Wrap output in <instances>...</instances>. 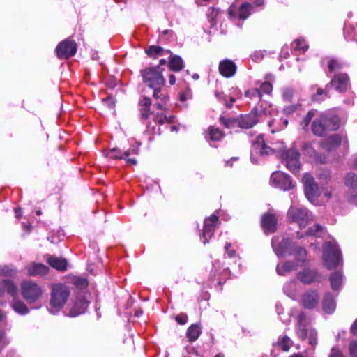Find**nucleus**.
I'll return each instance as SVG.
<instances>
[{"label": "nucleus", "instance_id": "obj_1", "mask_svg": "<svg viewBox=\"0 0 357 357\" xmlns=\"http://www.w3.org/2000/svg\"><path fill=\"white\" fill-rule=\"evenodd\" d=\"M50 296V311L56 313L66 305L70 296V290L64 284H54L52 286Z\"/></svg>", "mask_w": 357, "mask_h": 357}, {"label": "nucleus", "instance_id": "obj_2", "mask_svg": "<svg viewBox=\"0 0 357 357\" xmlns=\"http://www.w3.org/2000/svg\"><path fill=\"white\" fill-rule=\"evenodd\" d=\"M288 220L297 223L301 228L305 227L310 222L313 221L312 214L306 208L291 206L287 211Z\"/></svg>", "mask_w": 357, "mask_h": 357}, {"label": "nucleus", "instance_id": "obj_3", "mask_svg": "<svg viewBox=\"0 0 357 357\" xmlns=\"http://www.w3.org/2000/svg\"><path fill=\"white\" fill-rule=\"evenodd\" d=\"M144 82L149 87L163 86L165 79L160 66L146 68L141 71Z\"/></svg>", "mask_w": 357, "mask_h": 357}, {"label": "nucleus", "instance_id": "obj_4", "mask_svg": "<svg viewBox=\"0 0 357 357\" xmlns=\"http://www.w3.org/2000/svg\"><path fill=\"white\" fill-rule=\"evenodd\" d=\"M323 259L324 266L328 269L337 267L340 261V252L336 245L327 242L323 248Z\"/></svg>", "mask_w": 357, "mask_h": 357}, {"label": "nucleus", "instance_id": "obj_5", "mask_svg": "<svg viewBox=\"0 0 357 357\" xmlns=\"http://www.w3.org/2000/svg\"><path fill=\"white\" fill-rule=\"evenodd\" d=\"M21 294L28 303H31L42 296L43 289L37 283L31 280H24L21 283Z\"/></svg>", "mask_w": 357, "mask_h": 357}, {"label": "nucleus", "instance_id": "obj_6", "mask_svg": "<svg viewBox=\"0 0 357 357\" xmlns=\"http://www.w3.org/2000/svg\"><path fill=\"white\" fill-rule=\"evenodd\" d=\"M305 319V315L301 314L298 316V326L297 334L301 340H305L308 337L309 344L314 347L317 344V332L314 329L308 327L303 321Z\"/></svg>", "mask_w": 357, "mask_h": 357}, {"label": "nucleus", "instance_id": "obj_7", "mask_svg": "<svg viewBox=\"0 0 357 357\" xmlns=\"http://www.w3.org/2000/svg\"><path fill=\"white\" fill-rule=\"evenodd\" d=\"M344 185L347 188V200L357 206V175L349 172L344 177Z\"/></svg>", "mask_w": 357, "mask_h": 357}, {"label": "nucleus", "instance_id": "obj_8", "mask_svg": "<svg viewBox=\"0 0 357 357\" xmlns=\"http://www.w3.org/2000/svg\"><path fill=\"white\" fill-rule=\"evenodd\" d=\"M57 56L61 59H67L74 56L77 52V44L70 39L59 43L56 48Z\"/></svg>", "mask_w": 357, "mask_h": 357}, {"label": "nucleus", "instance_id": "obj_9", "mask_svg": "<svg viewBox=\"0 0 357 357\" xmlns=\"http://www.w3.org/2000/svg\"><path fill=\"white\" fill-rule=\"evenodd\" d=\"M305 193L307 199L310 202L315 200L319 195V188L313 177L310 174H305L303 178Z\"/></svg>", "mask_w": 357, "mask_h": 357}, {"label": "nucleus", "instance_id": "obj_10", "mask_svg": "<svg viewBox=\"0 0 357 357\" xmlns=\"http://www.w3.org/2000/svg\"><path fill=\"white\" fill-rule=\"evenodd\" d=\"M284 155L287 167L294 174L298 172L301 168L298 151L294 149H289L286 151Z\"/></svg>", "mask_w": 357, "mask_h": 357}, {"label": "nucleus", "instance_id": "obj_11", "mask_svg": "<svg viewBox=\"0 0 357 357\" xmlns=\"http://www.w3.org/2000/svg\"><path fill=\"white\" fill-rule=\"evenodd\" d=\"M271 149L265 144L262 135H259L256 139L252 142L251 147L250 159L252 162H255L254 154L256 155H268Z\"/></svg>", "mask_w": 357, "mask_h": 357}, {"label": "nucleus", "instance_id": "obj_12", "mask_svg": "<svg viewBox=\"0 0 357 357\" xmlns=\"http://www.w3.org/2000/svg\"><path fill=\"white\" fill-rule=\"evenodd\" d=\"M271 179L273 185L284 190H290L293 188L292 181L289 176L282 172H274L272 174Z\"/></svg>", "mask_w": 357, "mask_h": 357}, {"label": "nucleus", "instance_id": "obj_13", "mask_svg": "<svg viewBox=\"0 0 357 357\" xmlns=\"http://www.w3.org/2000/svg\"><path fill=\"white\" fill-rule=\"evenodd\" d=\"M219 218L215 215H211L204 220V225L202 231L203 243L206 244L208 242L209 239L212 237L215 227L218 222Z\"/></svg>", "mask_w": 357, "mask_h": 357}, {"label": "nucleus", "instance_id": "obj_14", "mask_svg": "<svg viewBox=\"0 0 357 357\" xmlns=\"http://www.w3.org/2000/svg\"><path fill=\"white\" fill-rule=\"evenodd\" d=\"M319 295L316 290H308L301 297V304L306 309H313L319 303Z\"/></svg>", "mask_w": 357, "mask_h": 357}, {"label": "nucleus", "instance_id": "obj_15", "mask_svg": "<svg viewBox=\"0 0 357 357\" xmlns=\"http://www.w3.org/2000/svg\"><path fill=\"white\" fill-rule=\"evenodd\" d=\"M89 305V302L83 296H78L73 302L70 307L68 315L70 317L78 316L85 312Z\"/></svg>", "mask_w": 357, "mask_h": 357}, {"label": "nucleus", "instance_id": "obj_16", "mask_svg": "<svg viewBox=\"0 0 357 357\" xmlns=\"http://www.w3.org/2000/svg\"><path fill=\"white\" fill-rule=\"evenodd\" d=\"M278 220L271 213H266L261 217V224L265 233H273L276 231Z\"/></svg>", "mask_w": 357, "mask_h": 357}, {"label": "nucleus", "instance_id": "obj_17", "mask_svg": "<svg viewBox=\"0 0 357 357\" xmlns=\"http://www.w3.org/2000/svg\"><path fill=\"white\" fill-rule=\"evenodd\" d=\"M349 82V77L345 73L335 74L326 88L330 86L335 88L340 92H344L347 91V86Z\"/></svg>", "mask_w": 357, "mask_h": 357}, {"label": "nucleus", "instance_id": "obj_18", "mask_svg": "<svg viewBox=\"0 0 357 357\" xmlns=\"http://www.w3.org/2000/svg\"><path fill=\"white\" fill-rule=\"evenodd\" d=\"M228 13L231 18L244 20L245 18V2L236 0L229 7Z\"/></svg>", "mask_w": 357, "mask_h": 357}, {"label": "nucleus", "instance_id": "obj_19", "mask_svg": "<svg viewBox=\"0 0 357 357\" xmlns=\"http://www.w3.org/2000/svg\"><path fill=\"white\" fill-rule=\"evenodd\" d=\"M218 70L221 75L225 77H233L236 72V66L229 59H225L220 62Z\"/></svg>", "mask_w": 357, "mask_h": 357}, {"label": "nucleus", "instance_id": "obj_20", "mask_svg": "<svg viewBox=\"0 0 357 357\" xmlns=\"http://www.w3.org/2000/svg\"><path fill=\"white\" fill-rule=\"evenodd\" d=\"M341 142V137L339 135L335 134L331 135V137L324 140H322L319 143V146L326 151L331 152L336 149L340 145Z\"/></svg>", "mask_w": 357, "mask_h": 357}, {"label": "nucleus", "instance_id": "obj_21", "mask_svg": "<svg viewBox=\"0 0 357 357\" xmlns=\"http://www.w3.org/2000/svg\"><path fill=\"white\" fill-rule=\"evenodd\" d=\"M303 150L304 154L308 155L315 162L320 164L326 162V157L324 155L319 153L315 149H313L310 144L305 143L303 145Z\"/></svg>", "mask_w": 357, "mask_h": 357}, {"label": "nucleus", "instance_id": "obj_22", "mask_svg": "<svg viewBox=\"0 0 357 357\" xmlns=\"http://www.w3.org/2000/svg\"><path fill=\"white\" fill-rule=\"evenodd\" d=\"M7 292L10 295L14 296L17 293V287L13 280L6 278L2 280L0 282V296H3Z\"/></svg>", "mask_w": 357, "mask_h": 357}, {"label": "nucleus", "instance_id": "obj_23", "mask_svg": "<svg viewBox=\"0 0 357 357\" xmlns=\"http://www.w3.org/2000/svg\"><path fill=\"white\" fill-rule=\"evenodd\" d=\"M26 270L30 276H42L48 273L49 268L40 263H31L27 265Z\"/></svg>", "mask_w": 357, "mask_h": 357}, {"label": "nucleus", "instance_id": "obj_24", "mask_svg": "<svg viewBox=\"0 0 357 357\" xmlns=\"http://www.w3.org/2000/svg\"><path fill=\"white\" fill-rule=\"evenodd\" d=\"M298 278L305 284H309L314 281H317L319 275L314 270L309 268L305 269L303 271H300L297 274Z\"/></svg>", "mask_w": 357, "mask_h": 357}, {"label": "nucleus", "instance_id": "obj_25", "mask_svg": "<svg viewBox=\"0 0 357 357\" xmlns=\"http://www.w3.org/2000/svg\"><path fill=\"white\" fill-rule=\"evenodd\" d=\"M321 116L325 123V128H326L328 131H334L340 128V119L338 116L332 114H322Z\"/></svg>", "mask_w": 357, "mask_h": 357}, {"label": "nucleus", "instance_id": "obj_26", "mask_svg": "<svg viewBox=\"0 0 357 357\" xmlns=\"http://www.w3.org/2000/svg\"><path fill=\"white\" fill-rule=\"evenodd\" d=\"M298 264L292 261H287L284 263L279 264L276 266V272L280 275H284L288 273L296 271Z\"/></svg>", "mask_w": 357, "mask_h": 357}, {"label": "nucleus", "instance_id": "obj_27", "mask_svg": "<svg viewBox=\"0 0 357 357\" xmlns=\"http://www.w3.org/2000/svg\"><path fill=\"white\" fill-rule=\"evenodd\" d=\"M312 131L314 135L319 137H323L326 132L328 131L326 128H325V123L323 121L321 116L312 122Z\"/></svg>", "mask_w": 357, "mask_h": 357}, {"label": "nucleus", "instance_id": "obj_28", "mask_svg": "<svg viewBox=\"0 0 357 357\" xmlns=\"http://www.w3.org/2000/svg\"><path fill=\"white\" fill-rule=\"evenodd\" d=\"M292 245V241L289 238H284L279 243L278 246L275 249V253L278 256H285L287 255H291L289 249Z\"/></svg>", "mask_w": 357, "mask_h": 357}, {"label": "nucleus", "instance_id": "obj_29", "mask_svg": "<svg viewBox=\"0 0 357 357\" xmlns=\"http://www.w3.org/2000/svg\"><path fill=\"white\" fill-rule=\"evenodd\" d=\"M47 263L52 267L59 271H65L67 267V261L63 258L49 257Z\"/></svg>", "mask_w": 357, "mask_h": 357}, {"label": "nucleus", "instance_id": "obj_30", "mask_svg": "<svg viewBox=\"0 0 357 357\" xmlns=\"http://www.w3.org/2000/svg\"><path fill=\"white\" fill-rule=\"evenodd\" d=\"M207 132L208 135L206 137L211 141H220L225 136L223 132L221 130L213 126H209L208 128Z\"/></svg>", "mask_w": 357, "mask_h": 357}, {"label": "nucleus", "instance_id": "obj_31", "mask_svg": "<svg viewBox=\"0 0 357 357\" xmlns=\"http://www.w3.org/2000/svg\"><path fill=\"white\" fill-rule=\"evenodd\" d=\"M17 273V269L13 265L0 266V277L14 278Z\"/></svg>", "mask_w": 357, "mask_h": 357}, {"label": "nucleus", "instance_id": "obj_32", "mask_svg": "<svg viewBox=\"0 0 357 357\" xmlns=\"http://www.w3.org/2000/svg\"><path fill=\"white\" fill-rule=\"evenodd\" d=\"M201 333V327L199 324H192L187 329L186 337L190 342H194L198 339Z\"/></svg>", "mask_w": 357, "mask_h": 357}, {"label": "nucleus", "instance_id": "obj_33", "mask_svg": "<svg viewBox=\"0 0 357 357\" xmlns=\"http://www.w3.org/2000/svg\"><path fill=\"white\" fill-rule=\"evenodd\" d=\"M130 155L129 151H122L119 148H114L107 151L105 155L111 159H123Z\"/></svg>", "mask_w": 357, "mask_h": 357}, {"label": "nucleus", "instance_id": "obj_34", "mask_svg": "<svg viewBox=\"0 0 357 357\" xmlns=\"http://www.w3.org/2000/svg\"><path fill=\"white\" fill-rule=\"evenodd\" d=\"M335 303L331 294H326L323 300V309L326 313H331L335 310Z\"/></svg>", "mask_w": 357, "mask_h": 357}, {"label": "nucleus", "instance_id": "obj_35", "mask_svg": "<svg viewBox=\"0 0 357 357\" xmlns=\"http://www.w3.org/2000/svg\"><path fill=\"white\" fill-rule=\"evenodd\" d=\"M294 255L298 264L306 263L307 252L303 247L296 246L294 250Z\"/></svg>", "mask_w": 357, "mask_h": 357}, {"label": "nucleus", "instance_id": "obj_36", "mask_svg": "<svg viewBox=\"0 0 357 357\" xmlns=\"http://www.w3.org/2000/svg\"><path fill=\"white\" fill-rule=\"evenodd\" d=\"M323 231V227L319 224H316L312 227H310L303 234L300 235L299 233L297 234V237L298 238H301L304 236H319V233Z\"/></svg>", "mask_w": 357, "mask_h": 357}, {"label": "nucleus", "instance_id": "obj_37", "mask_svg": "<svg viewBox=\"0 0 357 357\" xmlns=\"http://www.w3.org/2000/svg\"><path fill=\"white\" fill-rule=\"evenodd\" d=\"M169 68L171 70L178 72L183 68V63L182 59L178 56H174L169 59Z\"/></svg>", "mask_w": 357, "mask_h": 357}, {"label": "nucleus", "instance_id": "obj_38", "mask_svg": "<svg viewBox=\"0 0 357 357\" xmlns=\"http://www.w3.org/2000/svg\"><path fill=\"white\" fill-rule=\"evenodd\" d=\"M11 306L13 309L20 314H26L29 312V309L26 304L20 300H14Z\"/></svg>", "mask_w": 357, "mask_h": 357}, {"label": "nucleus", "instance_id": "obj_39", "mask_svg": "<svg viewBox=\"0 0 357 357\" xmlns=\"http://www.w3.org/2000/svg\"><path fill=\"white\" fill-rule=\"evenodd\" d=\"M331 286L333 290H337L342 284V275L339 272L332 273L330 275Z\"/></svg>", "mask_w": 357, "mask_h": 357}, {"label": "nucleus", "instance_id": "obj_40", "mask_svg": "<svg viewBox=\"0 0 357 357\" xmlns=\"http://www.w3.org/2000/svg\"><path fill=\"white\" fill-rule=\"evenodd\" d=\"M258 121V109L257 107H254L248 116H247V128L254 126Z\"/></svg>", "mask_w": 357, "mask_h": 357}, {"label": "nucleus", "instance_id": "obj_41", "mask_svg": "<svg viewBox=\"0 0 357 357\" xmlns=\"http://www.w3.org/2000/svg\"><path fill=\"white\" fill-rule=\"evenodd\" d=\"M153 120L155 123L163 124L169 121L165 110H157L153 112Z\"/></svg>", "mask_w": 357, "mask_h": 357}, {"label": "nucleus", "instance_id": "obj_42", "mask_svg": "<svg viewBox=\"0 0 357 357\" xmlns=\"http://www.w3.org/2000/svg\"><path fill=\"white\" fill-rule=\"evenodd\" d=\"M165 50L162 47H161L160 46H157V45H151L146 50V53L149 56H155L157 55H163V54H165Z\"/></svg>", "mask_w": 357, "mask_h": 357}, {"label": "nucleus", "instance_id": "obj_43", "mask_svg": "<svg viewBox=\"0 0 357 357\" xmlns=\"http://www.w3.org/2000/svg\"><path fill=\"white\" fill-rule=\"evenodd\" d=\"M219 9L214 7H211L208 10L207 16L211 22V26H213L216 24V18L219 15Z\"/></svg>", "mask_w": 357, "mask_h": 357}, {"label": "nucleus", "instance_id": "obj_44", "mask_svg": "<svg viewBox=\"0 0 357 357\" xmlns=\"http://www.w3.org/2000/svg\"><path fill=\"white\" fill-rule=\"evenodd\" d=\"M162 86H155L152 87L154 90L153 91V97L155 99H160V101L166 103L168 101L169 97L167 95L162 94L161 93V88Z\"/></svg>", "mask_w": 357, "mask_h": 357}, {"label": "nucleus", "instance_id": "obj_45", "mask_svg": "<svg viewBox=\"0 0 357 357\" xmlns=\"http://www.w3.org/2000/svg\"><path fill=\"white\" fill-rule=\"evenodd\" d=\"M277 344L278 346L280 347L283 351H287L291 345V342L290 338L285 335L280 342L277 343Z\"/></svg>", "mask_w": 357, "mask_h": 357}, {"label": "nucleus", "instance_id": "obj_46", "mask_svg": "<svg viewBox=\"0 0 357 357\" xmlns=\"http://www.w3.org/2000/svg\"><path fill=\"white\" fill-rule=\"evenodd\" d=\"M220 122L227 128H232L233 123H236V119L226 118L223 116L220 117Z\"/></svg>", "mask_w": 357, "mask_h": 357}, {"label": "nucleus", "instance_id": "obj_47", "mask_svg": "<svg viewBox=\"0 0 357 357\" xmlns=\"http://www.w3.org/2000/svg\"><path fill=\"white\" fill-rule=\"evenodd\" d=\"M349 350L351 357H357V341L353 340L350 342Z\"/></svg>", "mask_w": 357, "mask_h": 357}, {"label": "nucleus", "instance_id": "obj_48", "mask_svg": "<svg viewBox=\"0 0 357 357\" xmlns=\"http://www.w3.org/2000/svg\"><path fill=\"white\" fill-rule=\"evenodd\" d=\"M304 40L303 39H296L295 40V43L296 45L295 49L298 50H303L305 51L307 49V45H304Z\"/></svg>", "mask_w": 357, "mask_h": 357}, {"label": "nucleus", "instance_id": "obj_49", "mask_svg": "<svg viewBox=\"0 0 357 357\" xmlns=\"http://www.w3.org/2000/svg\"><path fill=\"white\" fill-rule=\"evenodd\" d=\"M273 90V86L270 82H265L261 86V91L266 93H270Z\"/></svg>", "mask_w": 357, "mask_h": 357}, {"label": "nucleus", "instance_id": "obj_50", "mask_svg": "<svg viewBox=\"0 0 357 357\" xmlns=\"http://www.w3.org/2000/svg\"><path fill=\"white\" fill-rule=\"evenodd\" d=\"M294 96V91L291 89H285L283 92V98L287 101H291Z\"/></svg>", "mask_w": 357, "mask_h": 357}, {"label": "nucleus", "instance_id": "obj_51", "mask_svg": "<svg viewBox=\"0 0 357 357\" xmlns=\"http://www.w3.org/2000/svg\"><path fill=\"white\" fill-rule=\"evenodd\" d=\"M236 121H237L236 123H232V124H234L232 126V128H245V121L244 120V119L242 116H241L240 118L236 119Z\"/></svg>", "mask_w": 357, "mask_h": 357}, {"label": "nucleus", "instance_id": "obj_52", "mask_svg": "<svg viewBox=\"0 0 357 357\" xmlns=\"http://www.w3.org/2000/svg\"><path fill=\"white\" fill-rule=\"evenodd\" d=\"M341 68V65L335 59H332L328 63V69L330 72L334 71L335 69H339Z\"/></svg>", "mask_w": 357, "mask_h": 357}, {"label": "nucleus", "instance_id": "obj_53", "mask_svg": "<svg viewBox=\"0 0 357 357\" xmlns=\"http://www.w3.org/2000/svg\"><path fill=\"white\" fill-rule=\"evenodd\" d=\"M9 343L10 341L6 335L3 333H0V350L6 347Z\"/></svg>", "mask_w": 357, "mask_h": 357}, {"label": "nucleus", "instance_id": "obj_54", "mask_svg": "<svg viewBox=\"0 0 357 357\" xmlns=\"http://www.w3.org/2000/svg\"><path fill=\"white\" fill-rule=\"evenodd\" d=\"M176 321L181 325H183L188 321V316L185 314H179L176 317Z\"/></svg>", "mask_w": 357, "mask_h": 357}, {"label": "nucleus", "instance_id": "obj_55", "mask_svg": "<svg viewBox=\"0 0 357 357\" xmlns=\"http://www.w3.org/2000/svg\"><path fill=\"white\" fill-rule=\"evenodd\" d=\"M328 357H345L342 352L337 348H333Z\"/></svg>", "mask_w": 357, "mask_h": 357}, {"label": "nucleus", "instance_id": "obj_56", "mask_svg": "<svg viewBox=\"0 0 357 357\" xmlns=\"http://www.w3.org/2000/svg\"><path fill=\"white\" fill-rule=\"evenodd\" d=\"M231 244L229 243H227L225 246V251L228 255L229 257H233L235 256V250L234 249H231Z\"/></svg>", "mask_w": 357, "mask_h": 357}, {"label": "nucleus", "instance_id": "obj_57", "mask_svg": "<svg viewBox=\"0 0 357 357\" xmlns=\"http://www.w3.org/2000/svg\"><path fill=\"white\" fill-rule=\"evenodd\" d=\"M216 96L221 100L224 101L225 102V105L227 107H231L233 102L235 101V99L234 98H230L229 100H230V102L229 103H227V100L225 99V97L223 96L221 94H219L218 93H215Z\"/></svg>", "mask_w": 357, "mask_h": 357}, {"label": "nucleus", "instance_id": "obj_58", "mask_svg": "<svg viewBox=\"0 0 357 357\" xmlns=\"http://www.w3.org/2000/svg\"><path fill=\"white\" fill-rule=\"evenodd\" d=\"M256 96L257 99H260L261 96V91L258 89H253L251 91H247V96Z\"/></svg>", "mask_w": 357, "mask_h": 357}, {"label": "nucleus", "instance_id": "obj_59", "mask_svg": "<svg viewBox=\"0 0 357 357\" xmlns=\"http://www.w3.org/2000/svg\"><path fill=\"white\" fill-rule=\"evenodd\" d=\"M150 107H141L140 112L141 116L144 119H147L150 115Z\"/></svg>", "mask_w": 357, "mask_h": 357}, {"label": "nucleus", "instance_id": "obj_60", "mask_svg": "<svg viewBox=\"0 0 357 357\" xmlns=\"http://www.w3.org/2000/svg\"><path fill=\"white\" fill-rule=\"evenodd\" d=\"M140 145L141 144L139 142H136L135 144H133L128 150L130 154H138Z\"/></svg>", "mask_w": 357, "mask_h": 357}, {"label": "nucleus", "instance_id": "obj_61", "mask_svg": "<svg viewBox=\"0 0 357 357\" xmlns=\"http://www.w3.org/2000/svg\"><path fill=\"white\" fill-rule=\"evenodd\" d=\"M314 116V112L313 111H309L307 115L305 116L303 121H305V126H308L309 123Z\"/></svg>", "mask_w": 357, "mask_h": 357}, {"label": "nucleus", "instance_id": "obj_62", "mask_svg": "<svg viewBox=\"0 0 357 357\" xmlns=\"http://www.w3.org/2000/svg\"><path fill=\"white\" fill-rule=\"evenodd\" d=\"M151 105V100L149 98L144 97L140 102V107H150Z\"/></svg>", "mask_w": 357, "mask_h": 357}, {"label": "nucleus", "instance_id": "obj_63", "mask_svg": "<svg viewBox=\"0 0 357 357\" xmlns=\"http://www.w3.org/2000/svg\"><path fill=\"white\" fill-rule=\"evenodd\" d=\"M297 107H298V105H290V106L286 107L284 109V112L286 114H291L294 112H295L296 110Z\"/></svg>", "mask_w": 357, "mask_h": 357}, {"label": "nucleus", "instance_id": "obj_64", "mask_svg": "<svg viewBox=\"0 0 357 357\" xmlns=\"http://www.w3.org/2000/svg\"><path fill=\"white\" fill-rule=\"evenodd\" d=\"M351 332L356 336H357V319L354 321L351 327Z\"/></svg>", "mask_w": 357, "mask_h": 357}]
</instances>
